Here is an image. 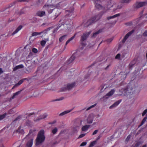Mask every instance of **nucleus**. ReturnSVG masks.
Wrapping results in <instances>:
<instances>
[{"instance_id": "nucleus-1", "label": "nucleus", "mask_w": 147, "mask_h": 147, "mask_svg": "<svg viewBox=\"0 0 147 147\" xmlns=\"http://www.w3.org/2000/svg\"><path fill=\"white\" fill-rule=\"evenodd\" d=\"M44 130L43 129H42L39 131L36 140L35 144L36 146L41 144L45 141V137L44 135Z\"/></svg>"}, {"instance_id": "nucleus-2", "label": "nucleus", "mask_w": 147, "mask_h": 147, "mask_svg": "<svg viewBox=\"0 0 147 147\" xmlns=\"http://www.w3.org/2000/svg\"><path fill=\"white\" fill-rule=\"evenodd\" d=\"M104 13L103 12H101L93 16L86 23L88 25L85 26H88L91 23L100 20L101 18Z\"/></svg>"}, {"instance_id": "nucleus-3", "label": "nucleus", "mask_w": 147, "mask_h": 147, "mask_svg": "<svg viewBox=\"0 0 147 147\" xmlns=\"http://www.w3.org/2000/svg\"><path fill=\"white\" fill-rule=\"evenodd\" d=\"M32 132V130H30L28 134L24 139V140H26L27 141L26 147H31L33 144V139L32 137L30 136Z\"/></svg>"}, {"instance_id": "nucleus-4", "label": "nucleus", "mask_w": 147, "mask_h": 147, "mask_svg": "<svg viewBox=\"0 0 147 147\" xmlns=\"http://www.w3.org/2000/svg\"><path fill=\"white\" fill-rule=\"evenodd\" d=\"M133 89L130 84H129L126 88H122L119 91L122 94L126 96L129 93H131Z\"/></svg>"}, {"instance_id": "nucleus-5", "label": "nucleus", "mask_w": 147, "mask_h": 147, "mask_svg": "<svg viewBox=\"0 0 147 147\" xmlns=\"http://www.w3.org/2000/svg\"><path fill=\"white\" fill-rule=\"evenodd\" d=\"M58 8H59L57 5H53L51 4H46L43 7V8H45L46 10L49 14L51 13L55 9Z\"/></svg>"}, {"instance_id": "nucleus-6", "label": "nucleus", "mask_w": 147, "mask_h": 147, "mask_svg": "<svg viewBox=\"0 0 147 147\" xmlns=\"http://www.w3.org/2000/svg\"><path fill=\"white\" fill-rule=\"evenodd\" d=\"M147 5V1H145L142 2L138 1L136 2L134 4L133 7L134 9H137Z\"/></svg>"}, {"instance_id": "nucleus-7", "label": "nucleus", "mask_w": 147, "mask_h": 147, "mask_svg": "<svg viewBox=\"0 0 147 147\" xmlns=\"http://www.w3.org/2000/svg\"><path fill=\"white\" fill-rule=\"evenodd\" d=\"M75 85L76 84L75 82L71 84L68 83L67 85H65L64 86L61 88V91H64L67 90H69L73 88L75 86Z\"/></svg>"}, {"instance_id": "nucleus-8", "label": "nucleus", "mask_w": 147, "mask_h": 147, "mask_svg": "<svg viewBox=\"0 0 147 147\" xmlns=\"http://www.w3.org/2000/svg\"><path fill=\"white\" fill-rule=\"evenodd\" d=\"M94 4L95 8L101 10L103 8V7L101 5V2L100 0H95L94 1Z\"/></svg>"}, {"instance_id": "nucleus-9", "label": "nucleus", "mask_w": 147, "mask_h": 147, "mask_svg": "<svg viewBox=\"0 0 147 147\" xmlns=\"http://www.w3.org/2000/svg\"><path fill=\"white\" fill-rule=\"evenodd\" d=\"M95 116L93 114H91L89 115L87 119V123L88 124H91L92 123L94 118Z\"/></svg>"}, {"instance_id": "nucleus-10", "label": "nucleus", "mask_w": 147, "mask_h": 147, "mask_svg": "<svg viewBox=\"0 0 147 147\" xmlns=\"http://www.w3.org/2000/svg\"><path fill=\"white\" fill-rule=\"evenodd\" d=\"M78 53V52H77L74 53L73 55L67 61V63L69 64L73 61L75 59L76 55Z\"/></svg>"}, {"instance_id": "nucleus-11", "label": "nucleus", "mask_w": 147, "mask_h": 147, "mask_svg": "<svg viewBox=\"0 0 147 147\" xmlns=\"http://www.w3.org/2000/svg\"><path fill=\"white\" fill-rule=\"evenodd\" d=\"M115 91V89H112L103 97V99L104 100L108 98L110 96H112L113 94Z\"/></svg>"}, {"instance_id": "nucleus-12", "label": "nucleus", "mask_w": 147, "mask_h": 147, "mask_svg": "<svg viewBox=\"0 0 147 147\" xmlns=\"http://www.w3.org/2000/svg\"><path fill=\"white\" fill-rule=\"evenodd\" d=\"M91 32V31L84 33L81 37V40L82 41L86 40Z\"/></svg>"}, {"instance_id": "nucleus-13", "label": "nucleus", "mask_w": 147, "mask_h": 147, "mask_svg": "<svg viewBox=\"0 0 147 147\" xmlns=\"http://www.w3.org/2000/svg\"><path fill=\"white\" fill-rule=\"evenodd\" d=\"M134 31V30H132L131 31L129 32L128 33H127L126 35L124 37L123 39L122 40V42L124 43L126 40L127 39L128 37L131 35Z\"/></svg>"}, {"instance_id": "nucleus-14", "label": "nucleus", "mask_w": 147, "mask_h": 147, "mask_svg": "<svg viewBox=\"0 0 147 147\" xmlns=\"http://www.w3.org/2000/svg\"><path fill=\"white\" fill-rule=\"evenodd\" d=\"M47 116V115L46 113H45L43 115L39 116L37 118L34 119L35 121H38L41 119H42L46 118Z\"/></svg>"}, {"instance_id": "nucleus-15", "label": "nucleus", "mask_w": 147, "mask_h": 147, "mask_svg": "<svg viewBox=\"0 0 147 147\" xmlns=\"http://www.w3.org/2000/svg\"><path fill=\"white\" fill-rule=\"evenodd\" d=\"M59 0H51V4L53 5H57L59 8L60 7L61 2H58Z\"/></svg>"}, {"instance_id": "nucleus-16", "label": "nucleus", "mask_w": 147, "mask_h": 147, "mask_svg": "<svg viewBox=\"0 0 147 147\" xmlns=\"http://www.w3.org/2000/svg\"><path fill=\"white\" fill-rule=\"evenodd\" d=\"M22 26L20 25L18 26L16 30L13 32L11 34V35L13 36L15 34L17 33L20 30H21L22 28Z\"/></svg>"}, {"instance_id": "nucleus-17", "label": "nucleus", "mask_w": 147, "mask_h": 147, "mask_svg": "<svg viewBox=\"0 0 147 147\" xmlns=\"http://www.w3.org/2000/svg\"><path fill=\"white\" fill-rule=\"evenodd\" d=\"M74 10V9L73 7H72L70 10H67L66 11V12L68 16H70L72 15Z\"/></svg>"}, {"instance_id": "nucleus-18", "label": "nucleus", "mask_w": 147, "mask_h": 147, "mask_svg": "<svg viewBox=\"0 0 147 147\" xmlns=\"http://www.w3.org/2000/svg\"><path fill=\"white\" fill-rule=\"evenodd\" d=\"M121 100H120L115 102L113 105L110 107L109 108L112 109L114 107H116L121 102Z\"/></svg>"}, {"instance_id": "nucleus-19", "label": "nucleus", "mask_w": 147, "mask_h": 147, "mask_svg": "<svg viewBox=\"0 0 147 147\" xmlns=\"http://www.w3.org/2000/svg\"><path fill=\"white\" fill-rule=\"evenodd\" d=\"M45 11H38L36 13V15L40 17L45 16Z\"/></svg>"}, {"instance_id": "nucleus-20", "label": "nucleus", "mask_w": 147, "mask_h": 147, "mask_svg": "<svg viewBox=\"0 0 147 147\" xmlns=\"http://www.w3.org/2000/svg\"><path fill=\"white\" fill-rule=\"evenodd\" d=\"M80 126L79 125H76L74 126L72 129V131L74 133L77 132L78 131L80 128Z\"/></svg>"}, {"instance_id": "nucleus-21", "label": "nucleus", "mask_w": 147, "mask_h": 147, "mask_svg": "<svg viewBox=\"0 0 147 147\" xmlns=\"http://www.w3.org/2000/svg\"><path fill=\"white\" fill-rule=\"evenodd\" d=\"M132 0H120L121 3L122 4H128L130 3Z\"/></svg>"}, {"instance_id": "nucleus-22", "label": "nucleus", "mask_w": 147, "mask_h": 147, "mask_svg": "<svg viewBox=\"0 0 147 147\" xmlns=\"http://www.w3.org/2000/svg\"><path fill=\"white\" fill-rule=\"evenodd\" d=\"M51 28V27L49 28L42 32H40L41 33V34H43L42 35V36H43L44 35H45V34L47 33L49 31Z\"/></svg>"}, {"instance_id": "nucleus-23", "label": "nucleus", "mask_w": 147, "mask_h": 147, "mask_svg": "<svg viewBox=\"0 0 147 147\" xmlns=\"http://www.w3.org/2000/svg\"><path fill=\"white\" fill-rule=\"evenodd\" d=\"M102 32L101 30H99L98 31L94 32L92 36V38H95L97 35Z\"/></svg>"}, {"instance_id": "nucleus-24", "label": "nucleus", "mask_w": 147, "mask_h": 147, "mask_svg": "<svg viewBox=\"0 0 147 147\" xmlns=\"http://www.w3.org/2000/svg\"><path fill=\"white\" fill-rule=\"evenodd\" d=\"M120 13H118V14H115L113 16L107 17V19L108 20H109L111 19H113L114 18H116V17L119 16H120Z\"/></svg>"}, {"instance_id": "nucleus-25", "label": "nucleus", "mask_w": 147, "mask_h": 147, "mask_svg": "<svg viewBox=\"0 0 147 147\" xmlns=\"http://www.w3.org/2000/svg\"><path fill=\"white\" fill-rule=\"evenodd\" d=\"M49 41V38H47L46 39H45L44 40H42L40 42L41 45L42 46H45V44H46L47 41Z\"/></svg>"}, {"instance_id": "nucleus-26", "label": "nucleus", "mask_w": 147, "mask_h": 147, "mask_svg": "<svg viewBox=\"0 0 147 147\" xmlns=\"http://www.w3.org/2000/svg\"><path fill=\"white\" fill-rule=\"evenodd\" d=\"M24 66L23 65H20L14 67L13 69V70L14 71H16L19 69L22 68Z\"/></svg>"}, {"instance_id": "nucleus-27", "label": "nucleus", "mask_w": 147, "mask_h": 147, "mask_svg": "<svg viewBox=\"0 0 147 147\" xmlns=\"http://www.w3.org/2000/svg\"><path fill=\"white\" fill-rule=\"evenodd\" d=\"M71 110H72L65 111L61 113H60L59 115L60 116H63V115H65L66 114L69 113L71 111Z\"/></svg>"}, {"instance_id": "nucleus-28", "label": "nucleus", "mask_w": 147, "mask_h": 147, "mask_svg": "<svg viewBox=\"0 0 147 147\" xmlns=\"http://www.w3.org/2000/svg\"><path fill=\"white\" fill-rule=\"evenodd\" d=\"M90 125H85L83 126L82 128V130L83 131H86L89 128Z\"/></svg>"}, {"instance_id": "nucleus-29", "label": "nucleus", "mask_w": 147, "mask_h": 147, "mask_svg": "<svg viewBox=\"0 0 147 147\" xmlns=\"http://www.w3.org/2000/svg\"><path fill=\"white\" fill-rule=\"evenodd\" d=\"M41 34V33L40 32H33L32 34V36L30 37V39L32 36H37L38 35H39Z\"/></svg>"}, {"instance_id": "nucleus-30", "label": "nucleus", "mask_w": 147, "mask_h": 147, "mask_svg": "<svg viewBox=\"0 0 147 147\" xmlns=\"http://www.w3.org/2000/svg\"><path fill=\"white\" fill-rule=\"evenodd\" d=\"M144 17H145L146 18V21H147V13L144 15H143L140 16V18H138L136 20L138 21L139 20L142 19Z\"/></svg>"}, {"instance_id": "nucleus-31", "label": "nucleus", "mask_w": 147, "mask_h": 147, "mask_svg": "<svg viewBox=\"0 0 147 147\" xmlns=\"http://www.w3.org/2000/svg\"><path fill=\"white\" fill-rule=\"evenodd\" d=\"M21 91V90H20V91L17 92H16L14 93L12 97L11 98V99H14L16 96L18 95V94H20V93Z\"/></svg>"}, {"instance_id": "nucleus-32", "label": "nucleus", "mask_w": 147, "mask_h": 147, "mask_svg": "<svg viewBox=\"0 0 147 147\" xmlns=\"http://www.w3.org/2000/svg\"><path fill=\"white\" fill-rule=\"evenodd\" d=\"M66 36V35H65L60 37L59 38V41L60 42H62L63 40H64L65 39Z\"/></svg>"}, {"instance_id": "nucleus-33", "label": "nucleus", "mask_w": 147, "mask_h": 147, "mask_svg": "<svg viewBox=\"0 0 147 147\" xmlns=\"http://www.w3.org/2000/svg\"><path fill=\"white\" fill-rule=\"evenodd\" d=\"M25 9L23 8L19 12V15H21L22 14H24L25 13Z\"/></svg>"}, {"instance_id": "nucleus-34", "label": "nucleus", "mask_w": 147, "mask_h": 147, "mask_svg": "<svg viewBox=\"0 0 147 147\" xmlns=\"http://www.w3.org/2000/svg\"><path fill=\"white\" fill-rule=\"evenodd\" d=\"M24 80L23 79L20 80L18 83H17L15 84V86H18L21 84L23 82Z\"/></svg>"}, {"instance_id": "nucleus-35", "label": "nucleus", "mask_w": 147, "mask_h": 147, "mask_svg": "<svg viewBox=\"0 0 147 147\" xmlns=\"http://www.w3.org/2000/svg\"><path fill=\"white\" fill-rule=\"evenodd\" d=\"M6 115V113H5L4 114L2 115H0V120L3 119L4 118Z\"/></svg>"}, {"instance_id": "nucleus-36", "label": "nucleus", "mask_w": 147, "mask_h": 147, "mask_svg": "<svg viewBox=\"0 0 147 147\" xmlns=\"http://www.w3.org/2000/svg\"><path fill=\"white\" fill-rule=\"evenodd\" d=\"M135 23L134 21L133 22H130L126 24L127 26H131L133 25Z\"/></svg>"}, {"instance_id": "nucleus-37", "label": "nucleus", "mask_w": 147, "mask_h": 147, "mask_svg": "<svg viewBox=\"0 0 147 147\" xmlns=\"http://www.w3.org/2000/svg\"><path fill=\"white\" fill-rule=\"evenodd\" d=\"M31 121L29 120L26 121L25 123V125L26 126H30L31 124Z\"/></svg>"}, {"instance_id": "nucleus-38", "label": "nucleus", "mask_w": 147, "mask_h": 147, "mask_svg": "<svg viewBox=\"0 0 147 147\" xmlns=\"http://www.w3.org/2000/svg\"><path fill=\"white\" fill-rule=\"evenodd\" d=\"M147 119V116L146 117H145L143 119V120H142V121L141 125H142L146 121Z\"/></svg>"}, {"instance_id": "nucleus-39", "label": "nucleus", "mask_w": 147, "mask_h": 147, "mask_svg": "<svg viewBox=\"0 0 147 147\" xmlns=\"http://www.w3.org/2000/svg\"><path fill=\"white\" fill-rule=\"evenodd\" d=\"M96 142V141H94L92 142L89 146V147H92L94 146Z\"/></svg>"}, {"instance_id": "nucleus-40", "label": "nucleus", "mask_w": 147, "mask_h": 147, "mask_svg": "<svg viewBox=\"0 0 147 147\" xmlns=\"http://www.w3.org/2000/svg\"><path fill=\"white\" fill-rule=\"evenodd\" d=\"M104 86H101V89L100 90V91L101 92H102L104 91V90H105V89L107 87H106L105 88H104Z\"/></svg>"}, {"instance_id": "nucleus-41", "label": "nucleus", "mask_w": 147, "mask_h": 147, "mask_svg": "<svg viewBox=\"0 0 147 147\" xmlns=\"http://www.w3.org/2000/svg\"><path fill=\"white\" fill-rule=\"evenodd\" d=\"M64 99V98L63 97H61L60 98L55 99L53 101H59L60 100H63Z\"/></svg>"}, {"instance_id": "nucleus-42", "label": "nucleus", "mask_w": 147, "mask_h": 147, "mask_svg": "<svg viewBox=\"0 0 147 147\" xmlns=\"http://www.w3.org/2000/svg\"><path fill=\"white\" fill-rule=\"evenodd\" d=\"M57 131V128H55L52 131V132L53 134H55Z\"/></svg>"}, {"instance_id": "nucleus-43", "label": "nucleus", "mask_w": 147, "mask_h": 147, "mask_svg": "<svg viewBox=\"0 0 147 147\" xmlns=\"http://www.w3.org/2000/svg\"><path fill=\"white\" fill-rule=\"evenodd\" d=\"M96 105V104H94V105H93L92 106H91L89 107H88L87 109H86V110L87 111H88L90 109H91L94 107Z\"/></svg>"}, {"instance_id": "nucleus-44", "label": "nucleus", "mask_w": 147, "mask_h": 147, "mask_svg": "<svg viewBox=\"0 0 147 147\" xmlns=\"http://www.w3.org/2000/svg\"><path fill=\"white\" fill-rule=\"evenodd\" d=\"M18 131L20 133L22 134H24V130L23 129H18Z\"/></svg>"}, {"instance_id": "nucleus-45", "label": "nucleus", "mask_w": 147, "mask_h": 147, "mask_svg": "<svg viewBox=\"0 0 147 147\" xmlns=\"http://www.w3.org/2000/svg\"><path fill=\"white\" fill-rule=\"evenodd\" d=\"M32 51L34 53H36L38 52V50L37 49L34 48H33L32 49Z\"/></svg>"}, {"instance_id": "nucleus-46", "label": "nucleus", "mask_w": 147, "mask_h": 147, "mask_svg": "<svg viewBox=\"0 0 147 147\" xmlns=\"http://www.w3.org/2000/svg\"><path fill=\"white\" fill-rule=\"evenodd\" d=\"M21 118V116H19L15 119L14 120V121H19L20 120Z\"/></svg>"}, {"instance_id": "nucleus-47", "label": "nucleus", "mask_w": 147, "mask_h": 147, "mask_svg": "<svg viewBox=\"0 0 147 147\" xmlns=\"http://www.w3.org/2000/svg\"><path fill=\"white\" fill-rule=\"evenodd\" d=\"M86 135L85 134H80L78 138H80L84 137Z\"/></svg>"}, {"instance_id": "nucleus-48", "label": "nucleus", "mask_w": 147, "mask_h": 147, "mask_svg": "<svg viewBox=\"0 0 147 147\" xmlns=\"http://www.w3.org/2000/svg\"><path fill=\"white\" fill-rule=\"evenodd\" d=\"M143 36L145 37L147 36V30L143 33Z\"/></svg>"}, {"instance_id": "nucleus-49", "label": "nucleus", "mask_w": 147, "mask_h": 147, "mask_svg": "<svg viewBox=\"0 0 147 147\" xmlns=\"http://www.w3.org/2000/svg\"><path fill=\"white\" fill-rule=\"evenodd\" d=\"M123 5L122 4H120L118 5L117 8L118 9H120L121 8L123 7Z\"/></svg>"}, {"instance_id": "nucleus-50", "label": "nucleus", "mask_w": 147, "mask_h": 147, "mask_svg": "<svg viewBox=\"0 0 147 147\" xmlns=\"http://www.w3.org/2000/svg\"><path fill=\"white\" fill-rule=\"evenodd\" d=\"M76 36V34H75L74 36H72V37H71L68 40L69 42L71 41Z\"/></svg>"}, {"instance_id": "nucleus-51", "label": "nucleus", "mask_w": 147, "mask_h": 147, "mask_svg": "<svg viewBox=\"0 0 147 147\" xmlns=\"http://www.w3.org/2000/svg\"><path fill=\"white\" fill-rule=\"evenodd\" d=\"M147 113V109H146L144 110L142 113V116H144Z\"/></svg>"}, {"instance_id": "nucleus-52", "label": "nucleus", "mask_w": 147, "mask_h": 147, "mask_svg": "<svg viewBox=\"0 0 147 147\" xmlns=\"http://www.w3.org/2000/svg\"><path fill=\"white\" fill-rule=\"evenodd\" d=\"M120 56H121V55L120 54H119V53L116 56L115 58L116 59H119L120 58Z\"/></svg>"}, {"instance_id": "nucleus-53", "label": "nucleus", "mask_w": 147, "mask_h": 147, "mask_svg": "<svg viewBox=\"0 0 147 147\" xmlns=\"http://www.w3.org/2000/svg\"><path fill=\"white\" fill-rule=\"evenodd\" d=\"M131 135L129 134V135L127 137L126 139V141L128 142L130 138H131Z\"/></svg>"}, {"instance_id": "nucleus-54", "label": "nucleus", "mask_w": 147, "mask_h": 147, "mask_svg": "<svg viewBox=\"0 0 147 147\" xmlns=\"http://www.w3.org/2000/svg\"><path fill=\"white\" fill-rule=\"evenodd\" d=\"M87 143L86 142H82L80 144V146H85L86 144Z\"/></svg>"}, {"instance_id": "nucleus-55", "label": "nucleus", "mask_w": 147, "mask_h": 147, "mask_svg": "<svg viewBox=\"0 0 147 147\" xmlns=\"http://www.w3.org/2000/svg\"><path fill=\"white\" fill-rule=\"evenodd\" d=\"M134 63L132 64L131 63H130L129 65V68H131L132 67H133V66L134 65Z\"/></svg>"}, {"instance_id": "nucleus-56", "label": "nucleus", "mask_w": 147, "mask_h": 147, "mask_svg": "<svg viewBox=\"0 0 147 147\" xmlns=\"http://www.w3.org/2000/svg\"><path fill=\"white\" fill-rule=\"evenodd\" d=\"M98 132V130H95L93 133L92 135H94L95 134H96Z\"/></svg>"}, {"instance_id": "nucleus-57", "label": "nucleus", "mask_w": 147, "mask_h": 147, "mask_svg": "<svg viewBox=\"0 0 147 147\" xmlns=\"http://www.w3.org/2000/svg\"><path fill=\"white\" fill-rule=\"evenodd\" d=\"M13 111V110L12 109H11V110H10L9 111V114H12L13 112H12V111Z\"/></svg>"}, {"instance_id": "nucleus-58", "label": "nucleus", "mask_w": 147, "mask_h": 147, "mask_svg": "<svg viewBox=\"0 0 147 147\" xmlns=\"http://www.w3.org/2000/svg\"><path fill=\"white\" fill-rule=\"evenodd\" d=\"M110 64L108 65L105 68V69H106V70L107 69H108V68L110 66Z\"/></svg>"}, {"instance_id": "nucleus-59", "label": "nucleus", "mask_w": 147, "mask_h": 147, "mask_svg": "<svg viewBox=\"0 0 147 147\" xmlns=\"http://www.w3.org/2000/svg\"><path fill=\"white\" fill-rule=\"evenodd\" d=\"M70 42L69 41V40H68L67 42H66V43H65V45L66 46L67 45L69 42Z\"/></svg>"}, {"instance_id": "nucleus-60", "label": "nucleus", "mask_w": 147, "mask_h": 147, "mask_svg": "<svg viewBox=\"0 0 147 147\" xmlns=\"http://www.w3.org/2000/svg\"><path fill=\"white\" fill-rule=\"evenodd\" d=\"M3 72V71L2 70L1 68H0V73H1Z\"/></svg>"}, {"instance_id": "nucleus-61", "label": "nucleus", "mask_w": 147, "mask_h": 147, "mask_svg": "<svg viewBox=\"0 0 147 147\" xmlns=\"http://www.w3.org/2000/svg\"><path fill=\"white\" fill-rule=\"evenodd\" d=\"M147 144H146L143 145L142 147H147Z\"/></svg>"}, {"instance_id": "nucleus-62", "label": "nucleus", "mask_w": 147, "mask_h": 147, "mask_svg": "<svg viewBox=\"0 0 147 147\" xmlns=\"http://www.w3.org/2000/svg\"><path fill=\"white\" fill-rule=\"evenodd\" d=\"M58 142H55L53 143V144L54 145L55 144H58Z\"/></svg>"}, {"instance_id": "nucleus-63", "label": "nucleus", "mask_w": 147, "mask_h": 147, "mask_svg": "<svg viewBox=\"0 0 147 147\" xmlns=\"http://www.w3.org/2000/svg\"><path fill=\"white\" fill-rule=\"evenodd\" d=\"M112 40L111 39H109L108 40V42H111L112 41Z\"/></svg>"}, {"instance_id": "nucleus-64", "label": "nucleus", "mask_w": 147, "mask_h": 147, "mask_svg": "<svg viewBox=\"0 0 147 147\" xmlns=\"http://www.w3.org/2000/svg\"><path fill=\"white\" fill-rule=\"evenodd\" d=\"M60 12L59 13H58L57 14V13H56V16H58V15L60 14Z\"/></svg>"}]
</instances>
